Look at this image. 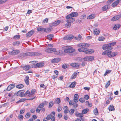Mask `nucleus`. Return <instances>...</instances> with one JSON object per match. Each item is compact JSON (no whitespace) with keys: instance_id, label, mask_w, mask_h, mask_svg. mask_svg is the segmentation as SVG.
<instances>
[{"instance_id":"nucleus-12","label":"nucleus","mask_w":121,"mask_h":121,"mask_svg":"<svg viewBox=\"0 0 121 121\" xmlns=\"http://www.w3.org/2000/svg\"><path fill=\"white\" fill-rule=\"evenodd\" d=\"M121 17V15H119L113 17L111 19L112 21H115L119 19Z\"/></svg>"},{"instance_id":"nucleus-15","label":"nucleus","mask_w":121,"mask_h":121,"mask_svg":"<svg viewBox=\"0 0 121 121\" xmlns=\"http://www.w3.org/2000/svg\"><path fill=\"white\" fill-rule=\"evenodd\" d=\"M60 60V59L59 58H55L52 59L51 62L53 63H58Z\"/></svg>"},{"instance_id":"nucleus-22","label":"nucleus","mask_w":121,"mask_h":121,"mask_svg":"<svg viewBox=\"0 0 121 121\" xmlns=\"http://www.w3.org/2000/svg\"><path fill=\"white\" fill-rule=\"evenodd\" d=\"M36 65L37 67L41 68L44 65V64L43 63H37Z\"/></svg>"},{"instance_id":"nucleus-29","label":"nucleus","mask_w":121,"mask_h":121,"mask_svg":"<svg viewBox=\"0 0 121 121\" xmlns=\"http://www.w3.org/2000/svg\"><path fill=\"white\" fill-rule=\"evenodd\" d=\"M109 111H113L115 109L113 105H110L109 107Z\"/></svg>"},{"instance_id":"nucleus-55","label":"nucleus","mask_w":121,"mask_h":121,"mask_svg":"<svg viewBox=\"0 0 121 121\" xmlns=\"http://www.w3.org/2000/svg\"><path fill=\"white\" fill-rule=\"evenodd\" d=\"M30 114L29 113L27 112L26 115V118H28L30 117Z\"/></svg>"},{"instance_id":"nucleus-56","label":"nucleus","mask_w":121,"mask_h":121,"mask_svg":"<svg viewBox=\"0 0 121 121\" xmlns=\"http://www.w3.org/2000/svg\"><path fill=\"white\" fill-rule=\"evenodd\" d=\"M8 0H0V4H2L5 3Z\"/></svg>"},{"instance_id":"nucleus-2","label":"nucleus","mask_w":121,"mask_h":121,"mask_svg":"<svg viewBox=\"0 0 121 121\" xmlns=\"http://www.w3.org/2000/svg\"><path fill=\"white\" fill-rule=\"evenodd\" d=\"M90 44L85 43H81L78 45V46L80 48L78 49L80 52H84L87 48L89 46Z\"/></svg>"},{"instance_id":"nucleus-62","label":"nucleus","mask_w":121,"mask_h":121,"mask_svg":"<svg viewBox=\"0 0 121 121\" xmlns=\"http://www.w3.org/2000/svg\"><path fill=\"white\" fill-rule=\"evenodd\" d=\"M116 42H114L112 43H109L108 44H110V46H113L115 45L116 44Z\"/></svg>"},{"instance_id":"nucleus-64","label":"nucleus","mask_w":121,"mask_h":121,"mask_svg":"<svg viewBox=\"0 0 121 121\" xmlns=\"http://www.w3.org/2000/svg\"><path fill=\"white\" fill-rule=\"evenodd\" d=\"M62 116L61 114L60 113H59L58 115V117L59 118H61L62 117Z\"/></svg>"},{"instance_id":"nucleus-58","label":"nucleus","mask_w":121,"mask_h":121,"mask_svg":"<svg viewBox=\"0 0 121 121\" xmlns=\"http://www.w3.org/2000/svg\"><path fill=\"white\" fill-rule=\"evenodd\" d=\"M62 110V108L60 106H59L57 108L58 111V112H60V111Z\"/></svg>"},{"instance_id":"nucleus-53","label":"nucleus","mask_w":121,"mask_h":121,"mask_svg":"<svg viewBox=\"0 0 121 121\" xmlns=\"http://www.w3.org/2000/svg\"><path fill=\"white\" fill-rule=\"evenodd\" d=\"M27 99H26L22 98L20 99L18 102H23L24 101H25V100H27Z\"/></svg>"},{"instance_id":"nucleus-45","label":"nucleus","mask_w":121,"mask_h":121,"mask_svg":"<svg viewBox=\"0 0 121 121\" xmlns=\"http://www.w3.org/2000/svg\"><path fill=\"white\" fill-rule=\"evenodd\" d=\"M20 43V42H19V41H16L14 42L13 43V44L14 46H18L19 45V44Z\"/></svg>"},{"instance_id":"nucleus-25","label":"nucleus","mask_w":121,"mask_h":121,"mask_svg":"<svg viewBox=\"0 0 121 121\" xmlns=\"http://www.w3.org/2000/svg\"><path fill=\"white\" fill-rule=\"evenodd\" d=\"M29 78L28 76H26L24 79V81L26 83L27 85H28L29 84Z\"/></svg>"},{"instance_id":"nucleus-61","label":"nucleus","mask_w":121,"mask_h":121,"mask_svg":"<svg viewBox=\"0 0 121 121\" xmlns=\"http://www.w3.org/2000/svg\"><path fill=\"white\" fill-rule=\"evenodd\" d=\"M84 98L86 100H87L89 99V96L87 95H86L84 96Z\"/></svg>"},{"instance_id":"nucleus-17","label":"nucleus","mask_w":121,"mask_h":121,"mask_svg":"<svg viewBox=\"0 0 121 121\" xmlns=\"http://www.w3.org/2000/svg\"><path fill=\"white\" fill-rule=\"evenodd\" d=\"M15 85L13 84H11L8 87L7 90L8 91H10L13 89L15 86Z\"/></svg>"},{"instance_id":"nucleus-49","label":"nucleus","mask_w":121,"mask_h":121,"mask_svg":"<svg viewBox=\"0 0 121 121\" xmlns=\"http://www.w3.org/2000/svg\"><path fill=\"white\" fill-rule=\"evenodd\" d=\"M20 36L19 35H16L14 36L13 37V39H20Z\"/></svg>"},{"instance_id":"nucleus-6","label":"nucleus","mask_w":121,"mask_h":121,"mask_svg":"<svg viewBox=\"0 0 121 121\" xmlns=\"http://www.w3.org/2000/svg\"><path fill=\"white\" fill-rule=\"evenodd\" d=\"M35 91L36 90L35 89H32L31 93L28 90L25 93V95H27V96L30 97H31L34 94L35 92Z\"/></svg>"},{"instance_id":"nucleus-47","label":"nucleus","mask_w":121,"mask_h":121,"mask_svg":"<svg viewBox=\"0 0 121 121\" xmlns=\"http://www.w3.org/2000/svg\"><path fill=\"white\" fill-rule=\"evenodd\" d=\"M111 72V70H107L106 71L105 73L104 74V76H106L107 74Z\"/></svg>"},{"instance_id":"nucleus-51","label":"nucleus","mask_w":121,"mask_h":121,"mask_svg":"<svg viewBox=\"0 0 121 121\" xmlns=\"http://www.w3.org/2000/svg\"><path fill=\"white\" fill-rule=\"evenodd\" d=\"M110 81H108V82L106 84V85L105 87L106 88H107L110 85Z\"/></svg>"},{"instance_id":"nucleus-20","label":"nucleus","mask_w":121,"mask_h":121,"mask_svg":"<svg viewBox=\"0 0 121 121\" xmlns=\"http://www.w3.org/2000/svg\"><path fill=\"white\" fill-rule=\"evenodd\" d=\"M78 95L77 94H75L74 95L73 101L75 103H76L78 101Z\"/></svg>"},{"instance_id":"nucleus-60","label":"nucleus","mask_w":121,"mask_h":121,"mask_svg":"<svg viewBox=\"0 0 121 121\" xmlns=\"http://www.w3.org/2000/svg\"><path fill=\"white\" fill-rule=\"evenodd\" d=\"M18 117L19 119L20 120H22V119L23 118V116L22 115H19L18 116Z\"/></svg>"},{"instance_id":"nucleus-52","label":"nucleus","mask_w":121,"mask_h":121,"mask_svg":"<svg viewBox=\"0 0 121 121\" xmlns=\"http://www.w3.org/2000/svg\"><path fill=\"white\" fill-rule=\"evenodd\" d=\"M78 114L77 117H79L81 118L83 116V115L82 113H79Z\"/></svg>"},{"instance_id":"nucleus-11","label":"nucleus","mask_w":121,"mask_h":121,"mask_svg":"<svg viewBox=\"0 0 121 121\" xmlns=\"http://www.w3.org/2000/svg\"><path fill=\"white\" fill-rule=\"evenodd\" d=\"M56 49L53 48H48L45 50V51L47 52L51 53L55 52L56 51Z\"/></svg>"},{"instance_id":"nucleus-43","label":"nucleus","mask_w":121,"mask_h":121,"mask_svg":"<svg viewBox=\"0 0 121 121\" xmlns=\"http://www.w3.org/2000/svg\"><path fill=\"white\" fill-rule=\"evenodd\" d=\"M69 114L70 115H72L74 113V110L73 109H71L69 110Z\"/></svg>"},{"instance_id":"nucleus-41","label":"nucleus","mask_w":121,"mask_h":121,"mask_svg":"<svg viewBox=\"0 0 121 121\" xmlns=\"http://www.w3.org/2000/svg\"><path fill=\"white\" fill-rule=\"evenodd\" d=\"M71 16L70 15V14L68 15H67L65 17V18L66 19H67V20L66 21H69V20L70 19L71 17Z\"/></svg>"},{"instance_id":"nucleus-50","label":"nucleus","mask_w":121,"mask_h":121,"mask_svg":"<svg viewBox=\"0 0 121 121\" xmlns=\"http://www.w3.org/2000/svg\"><path fill=\"white\" fill-rule=\"evenodd\" d=\"M72 17H71L70 19L69 20V21L71 22H74L75 20V19L74 18H72Z\"/></svg>"},{"instance_id":"nucleus-48","label":"nucleus","mask_w":121,"mask_h":121,"mask_svg":"<svg viewBox=\"0 0 121 121\" xmlns=\"http://www.w3.org/2000/svg\"><path fill=\"white\" fill-rule=\"evenodd\" d=\"M52 117V115L51 114L48 115L47 116L46 119L48 120H50Z\"/></svg>"},{"instance_id":"nucleus-27","label":"nucleus","mask_w":121,"mask_h":121,"mask_svg":"<svg viewBox=\"0 0 121 121\" xmlns=\"http://www.w3.org/2000/svg\"><path fill=\"white\" fill-rule=\"evenodd\" d=\"M119 1L117 0V1L114 2L112 4V7H115L119 3Z\"/></svg>"},{"instance_id":"nucleus-63","label":"nucleus","mask_w":121,"mask_h":121,"mask_svg":"<svg viewBox=\"0 0 121 121\" xmlns=\"http://www.w3.org/2000/svg\"><path fill=\"white\" fill-rule=\"evenodd\" d=\"M73 107L74 108H77L78 107V105L76 103H73Z\"/></svg>"},{"instance_id":"nucleus-34","label":"nucleus","mask_w":121,"mask_h":121,"mask_svg":"<svg viewBox=\"0 0 121 121\" xmlns=\"http://www.w3.org/2000/svg\"><path fill=\"white\" fill-rule=\"evenodd\" d=\"M52 29L50 28H44V32H49L51 31Z\"/></svg>"},{"instance_id":"nucleus-28","label":"nucleus","mask_w":121,"mask_h":121,"mask_svg":"<svg viewBox=\"0 0 121 121\" xmlns=\"http://www.w3.org/2000/svg\"><path fill=\"white\" fill-rule=\"evenodd\" d=\"M89 111V109L88 108H86L82 110V112L83 114H86Z\"/></svg>"},{"instance_id":"nucleus-59","label":"nucleus","mask_w":121,"mask_h":121,"mask_svg":"<svg viewBox=\"0 0 121 121\" xmlns=\"http://www.w3.org/2000/svg\"><path fill=\"white\" fill-rule=\"evenodd\" d=\"M76 74L75 73L73 74L72 76H71V79H73L74 78L76 77Z\"/></svg>"},{"instance_id":"nucleus-3","label":"nucleus","mask_w":121,"mask_h":121,"mask_svg":"<svg viewBox=\"0 0 121 121\" xmlns=\"http://www.w3.org/2000/svg\"><path fill=\"white\" fill-rule=\"evenodd\" d=\"M65 49L64 52L68 53L73 52L75 50L72 47L70 46H66L65 47Z\"/></svg>"},{"instance_id":"nucleus-19","label":"nucleus","mask_w":121,"mask_h":121,"mask_svg":"<svg viewBox=\"0 0 121 121\" xmlns=\"http://www.w3.org/2000/svg\"><path fill=\"white\" fill-rule=\"evenodd\" d=\"M60 22L61 21L60 20H58L54 22L53 23H52L51 24L52 26H56L59 24L60 23Z\"/></svg>"},{"instance_id":"nucleus-13","label":"nucleus","mask_w":121,"mask_h":121,"mask_svg":"<svg viewBox=\"0 0 121 121\" xmlns=\"http://www.w3.org/2000/svg\"><path fill=\"white\" fill-rule=\"evenodd\" d=\"M73 36L68 35L65 36L64 38V39L68 40H71L73 38Z\"/></svg>"},{"instance_id":"nucleus-40","label":"nucleus","mask_w":121,"mask_h":121,"mask_svg":"<svg viewBox=\"0 0 121 121\" xmlns=\"http://www.w3.org/2000/svg\"><path fill=\"white\" fill-rule=\"evenodd\" d=\"M94 113L95 115H98L99 114L98 111L97 109L96 108L94 110Z\"/></svg>"},{"instance_id":"nucleus-42","label":"nucleus","mask_w":121,"mask_h":121,"mask_svg":"<svg viewBox=\"0 0 121 121\" xmlns=\"http://www.w3.org/2000/svg\"><path fill=\"white\" fill-rule=\"evenodd\" d=\"M23 86H24L23 85L21 84H20L17 85L16 86L17 88L19 89L23 87Z\"/></svg>"},{"instance_id":"nucleus-38","label":"nucleus","mask_w":121,"mask_h":121,"mask_svg":"<svg viewBox=\"0 0 121 121\" xmlns=\"http://www.w3.org/2000/svg\"><path fill=\"white\" fill-rule=\"evenodd\" d=\"M44 28H41L40 27H39L37 28V30L39 31H44Z\"/></svg>"},{"instance_id":"nucleus-21","label":"nucleus","mask_w":121,"mask_h":121,"mask_svg":"<svg viewBox=\"0 0 121 121\" xmlns=\"http://www.w3.org/2000/svg\"><path fill=\"white\" fill-rule=\"evenodd\" d=\"M70 65L72 67H76L77 69L79 67V65L78 63H73L70 64Z\"/></svg>"},{"instance_id":"nucleus-7","label":"nucleus","mask_w":121,"mask_h":121,"mask_svg":"<svg viewBox=\"0 0 121 121\" xmlns=\"http://www.w3.org/2000/svg\"><path fill=\"white\" fill-rule=\"evenodd\" d=\"M110 44H107L103 46L102 48L103 50L106 51L110 50L112 49V47L110 46Z\"/></svg>"},{"instance_id":"nucleus-57","label":"nucleus","mask_w":121,"mask_h":121,"mask_svg":"<svg viewBox=\"0 0 121 121\" xmlns=\"http://www.w3.org/2000/svg\"><path fill=\"white\" fill-rule=\"evenodd\" d=\"M79 101L83 103L85 101V99L82 98H81L79 99Z\"/></svg>"},{"instance_id":"nucleus-5","label":"nucleus","mask_w":121,"mask_h":121,"mask_svg":"<svg viewBox=\"0 0 121 121\" xmlns=\"http://www.w3.org/2000/svg\"><path fill=\"white\" fill-rule=\"evenodd\" d=\"M117 54V53L116 52H112L111 51H109L107 52L108 56L110 58L115 56Z\"/></svg>"},{"instance_id":"nucleus-9","label":"nucleus","mask_w":121,"mask_h":121,"mask_svg":"<svg viewBox=\"0 0 121 121\" xmlns=\"http://www.w3.org/2000/svg\"><path fill=\"white\" fill-rule=\"evenodd\" d=\"M24 91L23 90L19 91L17 93V96H20L21 97L24 96H27V95H25V93H24Z\"/></svg>"},{"instance_id":"nucleus-23","label":"nucleus","mask_w":121,"mask_h":121,"mask_svg":"<svg viewBox=\"0 0 121 121\" xmlns=\"http://www.w3.org/2000/svg\"><path fill=\"white\" fill-rule=\"evenodd\" d=\"M78 13L76 12H73L70 14L71 17H77L78 15Z\"/></svg>"},{"instance_id":"nucleus-36","label":"nucleus","mask_w":121,"mask_h":121,"mask_svg":"<svg viewBox=\"0 0 121 121\" xmlns=\"http://www.w3.org/2000/svg\"><path fill=\"white\" fill-rule=\"evenodd\" d=\"M95 17V16L94 15L91 14L89 16L87 17V18L89 19H92L94 18Z\"/></svg>"},{"instance_id":"nucleus-10","label":"nucleus","mask_w":121,"mask_h":121,"mask_svg":"<svg viewBox=\"0 0 121 121\" xmlns=\"http://www.w3.org/2000/svg\"><path fill=\"white\" fill-rule=\"evenodd\" d=\"M94 57L92 56H88L85 57L84 58L85 61H91L94 60Z\"/></svg>"},{"instance_id":"nucleus-18","label":"nucleus","mask_w":121,"mask_h":121,"mask_svg":"<svg viewBox=\"0 0 121 121\" xmlns=\"http://www.w3.org/2000/svg\"><path fill=\"white\" fill-rule=\"evenodd\" d=\"M94 33L95 35H97L99 34L100 31L98 28H95L94 30Z\"/></svg>"},{"instance_id":"nucleus-46","label":"nucleus","mask_w":121,"mask_h":121,"mask_svg":"<svg viewBox=\"0 0 121 121\" xmlns=\"http://www.w3.org/2000/svg\"><path fill=\"white\" fill-rule=\"evenodd\" d=\"M104 39V38L103 36L100 37L98 38V40L99 41H103Z\"/></svg>"},{"instance_id":"nucleus-31","label":"nucleus","mask_w":121,"mask_h":121,"mask_svg":"<svg viewBox=\"0 0 121 121\" xmlns=\"http://www.w3.org/2000/svg\"><path fill=\"white\" fill-rule=\"evenodd\" d=\"M53 35L52 34H50L48 35L47 36V38L50 40L52 39L53 37Z\"/></svg>"},{"instance_id":"nucleus-4","label":"nucleus","mask_w":121,"mask_h":121,"mask_svg":"<svg viewBox=\"0 0 121 121\" xmlns=\"http://www.w3.org/2000/svg\"><path fill=\"white\" fill-rule=\"evenodd\" d=\"M48 104V102H45L40 104L36 109V112L38 113H39L41 110V109L44 107L45 105Z\"/></svg>"},{"instance_id":"nucleus-16","label":"nucleus","mask_w":121,"mask_h":121,"mask_svg":"<svg viewBox=\"0 0 121 121\" xmlns=\"http://www.w3.org/2000/svg\"><path fill=\"white\" fill-rule=\"evenodd\" d=\"M34 33V30H32L28 32L26 34V36L27 37H30Z\"/></svg>"},{"instance_id":"nucleus-32","label":"nucleus","mask_w":121,"mask_h":121,"mask_svg":"<svg viewBox=\"0 0 121 121\" xmlns=\"http://www.w3.org/2000/svg\"><path fill=\"white\" fill-rule=\"evenodd\" d=\"M62 51L60 50H59L57 51H56L55 52H54L55 54L58 55H61L62 54Z\"/></svg>"},{"instance_id":"nucleus-35","label":"nucleus","mask_w":121,"mask_h":121,"mask_svg":"<svg viewBox=\"0 0 121 121\" xmlns=\"http://www.w3.org/2000/svg\"><path fill=\"white\" fill-rule=\"evenodd\" d=\"M30 67L29 65H26L23 68V69L25 70H29Z\"/></svg>"},{"instance_id":"nucleus-33","label":"nucleus","mask_w":121,"mask_h":121,"mask_svg":"<svg viewBox=\"0 0 121 121\" xmlns=\"http://www.w3.org/2000/svg\"><path fill=\"white\" fill-rule=\"evenodd\" d=\"M108 6V5H105L102 8V10L104 11L107 10L109 9Z\"/></svg>"},{"instance_id":"nucleus-24","label":"nucleus","mask_w":121,"mask_h":121,"mask_svg":"<svg viewBox=\"0 0 121 121\" xmlns=\"http://www.w3.org/2000/svg\"><path fill=\"white\" fill-rule=\"evenodd\" d=\"M120 26L121 25L120 24H115L113 27V29L114 30H117L120 27Z\"/></svg>"},{"instance_id":"nucleus-44","label":"nucleus","mask_w":121,"mask_h":121,"mask_svg":"<svg viewBox=\"0 0 121 121\" xmlns=\"http://www.w3.org/2000/svg\"><path fill=\"white\" fill-rule=\"evenodd\" d=\"M54 104L53 102L52 101H51L49 103V108H51L53 105Z\"/></svg>"},{"instance_id":"nucleus-54","label":"nucleus","mask_w":121,"mask_h":121,"mask_svg":"<svg viewBox=\"0 0 121 121\" xmlns=\"http://www.w3.org/2000/svg\"><path fill=\"white\" fill-rule=\"evenodd\" d=\"M48 19L47 18H46L44 20L43 22H42V23L43 24L45 22L46 23H48Z\"/></svg>"},{"instance_id":"nucleus-39","label":"nucleus","mask_w":121,"mask_h":121,"mask_svg":"<svg viewBox=\"0 0 121 121\" xmlns=\"http://www.w3.org/2000/svg\"><path fill=\"white\" fill-rule=\"evenodd\" d=\"M76 85V82H73L71 83L69 86L70 88H74L75 87Z\"/></svg>"},{"instance_id":"nucleus-8","label":"nucleus","mask_w":121,"mask_h":121,"mask_svg":"<svg viewBox=\"0 0 121 121\" xmlns=\"http://www.w3.org/2000/svg\"><path fill=\"white\" fill-rule=\"evenodd\" d=\"M20 52L18 50H14L9 52V54L11 55H14L18 54L20 53Z\"/></svg>"},{"instance_id":"nucleus-1","label":"nucleus","mask_w":121,"mask_h":121,"mask_svg":"<svg viewBox=\"0 0 121 121\" xmlns=\"http://www.w3.org/2000/svg\"><path fill=\"white\" fill-rule=\"evenodd\" d=\"M41 53L36 52H28L20 53L19 56L22 58H24L27 56H36L41 55Z\"/></svg>"},{"instance_id":"nucleus-14","label":"nucleus","mask_w":121,"mask_h":121,"mask_svg":"<svg viewBox=\"0 0 121 121\" xmlns=\"http://www.w3.org/2000/svg\"><path fill=\"white\" fill-rule=\"evenodd\" d=\"M94 50L93 49H90L88 50L87 48L86 49V50H85L84 52L85 53L87 54H91L94 52Z\"/></svg>"},{"instance_id":"nucleus-37","label":"nucleus","mask_w":121,"mask_h":121,"mask_svg":"<svg viewBox=\"0 0 121 121\" xmlns=\"http://www.w3.org/2000/svg\"><path fill=\"white\" fill-rule=\"evenodd\" d=\"M67 22L65 24V26L67 28L71 26V23L69 21H66Z\"/></svg>"},{"instance_id":"nucleus-26","label":"nucleus","mask_w":121,"mask_h":121,"mask_svg":"<svg viewBox=\"0 0 121 121\" xmlns=\"http://www.w3.org/2000/svg\"><path fill=\"white\" fill-rule=\"evenodd\" d=\"M69 109V108L66 106H65L63 108V109L64 110V113L65 114H66L68 113Z\"/></svg>"},{"instance_id":"nucleus-30","label":"nucleus","mask_w":121,"mask_h":121,"mask_svg":"<svg viewBox=\"0 0 121 121\" xmlns=\"http://www.w3.org/2000/svg\"><path fill=\"white\" fill-rule=\"evenodd\" d=\"M54 102L56 104H60V99L59 98H57L55 99Z\"/></svg>"}]
</instances>
